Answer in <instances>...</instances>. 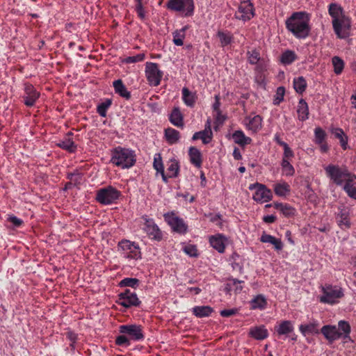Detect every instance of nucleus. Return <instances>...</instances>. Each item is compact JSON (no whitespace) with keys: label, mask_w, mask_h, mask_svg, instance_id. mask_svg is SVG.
Wrapping results in <instances>:
<instances>
[{"label":"nucleus","mask_w":356,"mask_h":356,"mask_svg":"<svg viewBox=\"0 0 356 356\" xmlns=\"http://www.w3.org/2000/svg\"><path fill=\"white\" fill-rule=\"evenodd\" d=\"M288 33L298 40L309 38L311 31L310 14L305 11L293 12L284 21Z\"/></svg>","instance_id":"obj_1"},{"label":"nucleus","mask_w":356,"mask_h":356,"mask_svg":"<svg viewBox=\"0 0 356 356\" xmlns=\"http://www.w3.org/2000/svg\"><path fill=\"white\" fill-rule=\"evenodd\" d=\"M328 14L332 18V29L339 39H346L351 29V21L346 16L341 5L331 3L328 5Z\"/></svg>","instance_id":"obj_2"},{"label":"nucleus","mask_w":356,"mask_h":356,"mask_svg":"<svg viewBox=\"0 0 356 356\" xmlns=\"http://www.w3.org/2000/svg\"><path fill=\"white\" fill-rule=\"evenodd\" d=\"M320 332L330 343L339 339H341L344 343L352 342L351 337H350L351 327L348 322L344 320L338 322V327L334 325H325L321 327Z\"/></svg>","instance_id":"obj_3"},{"label":"nucleus","mask_w":356,"mask_h":356,"mask_svg":"<svg viewBox=\"0 0 356 356\" xmlns=\"http://www.w3.org/2000/svg\"><path fill=\"white\" fill-rule=\"evenodd\" d=\"M136 161V154L129 148L118 146L111 152V163L120 169H129Z\"/></svg>","instance_id":"obj_4"},{"label":"nucleus","mask_w":356,"mask_h":356,"mask_svg":"<svg viewBox=\"0 0 356 356\" xmlns=\"http://www.w3.org/2000/svg\"><path fill=\"white\" fill-rule=\"evenodd\" d=\"M326 177L336 186H341L349 179H356V175L350 172L346 165L329 164L324 166Z\"/></svg>","instance_id":"obj_5"},{"label":"nucleus","mask_w":356,"mask_h":356,"mask_svg":"<svg viewBox=\"0 0 356 356\" xmlns=\"http://www.w3.org/2000/svg\"><path fill=\"white\" fill-rule=\"evenodd\" d=\"M320 289H321L322 295L319 296V302L324 304L334 305L344 297V290L338 285L325 284L320 287Z\"/></svg>","instance_id":"obj_6"},{"label":"nucleus","mask_w":356,"mask_h":356,"mask_svg":"<svg viewBox=\"0 0 356 356\" xmlns=\"http://www.w3.org/2000/svg\"><path fill=\"white\" fill-rule=\"evenodd\" d=\"M118 250L122 257L126 259H140V250L138 243L127 239L119 241Z\"/></svg>","instance_id":"obj_7"},{"label":"nucleus","mask_w":356,"mask_h":356,"mask_svg":"<svg viewBox=\"0 0 356 356\" xmlns=\"http://www.w3.org/2000/svg\"><path fill=\"white\" fill-rule=\"evenodd\" d=\"M120 197V191L112 186H107L97 191L96 200L103 205L114 204Z\"/></svg>","instance_id":"obj_8"},{"label":"nucleus","mask_w":356,"mask_h":356,"mask_svg":"<svg viewBox=\"0 0 356 356\" xmlns=\"http://www.w3.org/2000/svg\"><path fill=\"white\" fill-rule=\"evenodd\" d=\"M167 8L177 13H181L184 17H188L194 14L193 0H168Z\"/></svg>","instance_id":"obj_9"},{"label":"nucleus","mask_w":356,"mask_h":356,"mask_svg":"<svg viewBox=\"0 0 356 356\" xmlns=\"http://www.w3.org/2000/svg\"><path fill=\"white\" fill-rule=\"evenodd\" d=\"M250 191H254L253 200L259 204H264L271 201L273 199V194L270 188L263 184H251L248 186Z\"/></svg>","instance_id":"obj_10"},{"label":"nucleus","mask_w":356,"mask_h":356,"mask_svg":"<svg viewBox=\"0 0 356 356\" xmlns=\"http://www.w3.org/2000/svg\"><path fill=\"white\" fill-rule=\"evenodd\" d=\"M145 78L149 86L157 87L161 85L163 77V72L159 68L156 63H146L145 69Z\"/></svg>","instance_id":"obj_11"},{"label":"nucleus","mask_w":356,"mask_h":356,"mask_svg":"<svg viewBox=\"0 0 356 356\" xmlns=\"http://www.w3.org/2000/svg\"><path fill=\"white\" fill-rule=\"evenodd\" d=\"M164 220L166 223L171 227L173 232L178 234H185L188 232L187 224L185 223L183 218L177 216L174 211L164 213Z\"/></svg>","instance_id":"obj_12"},{"label":"nucleus","mask_w":356,"mask_h":356,"mask_svg":"<svg viewBox=\"0 0 356 356\" xmlns=\"http://www.w3.org/2000/svg\"><path fill=\"white\" fill-rule=\"evenodd\" d=\"M142 219L143 220V225H145L143 230H145L149 238L157 242L161 241L162 239V232L159 226L155 223L154 220L146 215L142 216Z\"/></svg>","instance_id":"obj_13"},{"label":"nucleus","mask_w":356,"mask_h":356,"mask_svg":"<svg viewBox=\"0 0 356 356\" xmlns=\"http://www.w3.org/2000/svg\"><path fill=\"white\" fill-rule=\"evenodd\" d=\"M119 331L121 334L129 337V339L134 341H143L144 339L142 327L139 325H122L119 327Z\"/></svg>","instance_id":"obj_14"},{"label":"nucleus","mask_w":356,"mask_h":356,"mask_svg":"<svg viewBox=\"0 0 356 356\" xmlns=\"http://www.w3.org/2000/svg\"><path fill=\"white\" fill-rule=\"evenodd\" d=\"M119 300L118 304L124 307H136L140 304L136 293L131 291L129 289H126L118 295Z\"/></svg>","instance_id":"obj_15"},{"label":"nucleus","mask_w":356,"mask_h":356,"mask_svg":"<svg viewBox=\"0 0 356 356\" xmlns=\"http://www.w3.org/2000/svg\"><path fill=\"white\" fill-rule=\"evenodd\" d=\"M263 121L264 120L259 115H250L245 116L242 124L244 125L246 130L251 134H255L261 131Z\"/></svg>","instance_id":"obj_16"},{"label":"nucleus","mask_w":356,"mask_h":356,"mask_svg":"<svg viewBox=\"0 0 356 356\" xmlns=\"http://www.w3.org/2000/svg\"><path fill=\"white\" fill-rule=\"evenodd\" d=\"M209 243L213 250L220 254L225 252L229 238L222 234H216L209 236Z\"/></svg>","instance_id":"obj_17"},{"label":"nucleus","mask_w":356,"mask_h":356,"mask_svg":"<svg viewBox=\"0 0 356 356\" xmlns=\"http://www.w3.org/2000/svg\"><path fill=\"white\" fill-rule=\"evenodd\" d=\"M40 92L36 90L35 88L29 83H25V86H24V104L26 106L32 107L33 106L36 101L40 98Z\"/></svg>","instance_id":"obj_18"},{"label":"nucleus","mask_w":356,"mask_h":356,"mask_svg":"<svg viewBox=\"0 0 356 356\" xmlns=\"http://www.w3.org/2000/svg\"><path fill=\"white\" fill-rule=\"evenodd\" d=\"M254 16V4L239 5L235 13V18L244 23L251 20Z\"/></svg>","instance_id":"obj_19"},{"label":"nucleus","mask_w":356,"mask_h":356,"mask_svg":"<svg viewBox=\"0 0 356 356\" xmlns=\"http://www.w3.org/2000/svg\"><path fill=\"white\" fill-rule=\"evenodd\" d=\"M202 140L203 144H209L212 141L213 132L211 128V121L207 120L204 130L194 133L193 140Z\"/></svg>","instance_id":"obj_20"},{"label":"nucleus","mask_w":356,"mask_h":356,"mask_svg":"<svg viewBox=\"0 0 356 356\" xmlns=\"http://www.w3.org/2000/svg\"><path fill=\"white\" fill-rule=\"evenodd\" d=\"M294 330L293 323L291 321L284 320L275 326V332L278 336H289Z\"/></svg>","instance_id":"obj_21"},{"label":"nucleus","mask_w":356,"mask_h":356,"mask_svg":"<svg viewBox=\"0 0 356 356\" xmlns=\"http://www.w3.org/2000/svg\"><path fill=\"white\" fill-rule=\"evenodd\" d=\"M299 330L303 336L318 334L319 323L316 319H312L309 323L300 325Z\"/></svg>","instance_id":"obj_22"},{"label":"nucleus","mask_w":356,"mask_h":356,"mask_svg":"<svg viewBox=\"0 0 356 356\" xmlns=\"http://www.w3.org/2000/svg\"><path fill=\"white\" fill-rule=\"evenodd\" d=\"M72 136V133L68 132L63 140H59L58 143H57V146L69 153H74L77 149V145H76L72 140L71 138Z\"/></svg>","instance_id":"obj_23"},{"label":"nucleus","mask_w":356,"mask_h":356,"mask_svg":"<svg viewBox=\"0 0 356 356\" xmlns=\"http://www.w3.org/2000/svg\"><path fill=\"white\" fill-rule=\"evenodd\" d=\"M168 120L170 123L178 128L184 127V115L179 107L173 108L171 111L170 115H168Z\"/></svg>","instance_id":"obj_24"},{"label":"nucleus","mask_w":356,"mask_h":356,"mask_svg":"<svg viewBox=\"0 0 356 356\" xmlns=\"http://www.w3.org/2000/svg\"><path fill=\"white\" fill-rule=\"evenodd\" d=\"M273 191L275 195L281 197H285L290 194L291 187L288 183L284 181H280L278 183L274 184Z\"/></svg>","instance_id":"obj_25"},{"label":"nucleus","mask_w":356,"mask_h":356,"mask_svg":"<svg viewBox=\"0 0 356 356\" xmlns=\"http://www.w3.org/2000/svg\"><path fill=\"white\" fill-rule=\"evenodd\" d=\"M188 154H189L191 163L200 168L202 165V154L200 151L195 147H191Z\"/></svg>","instance_id":"obj_26"},{"label":"nucleus","mask_w":356,"mask_h":356,"mask_svg":"<svg viewBox=\"0 0 356 356\" xmlns=\"http://www.w3.org/2000/svg\"><path fill=\"white\" fill-rule=\"evenodd\" d=\"M260 241L264 243H270L273 245L275 250L280 251L283 249V243L280 238H276L270 234L266 232L261 234Z\"/></svg>","instance_id":"obj_27"},{"label":"nucleus","mask_w":356,"mask_h":356,"mask_svg":"<svg viewBox=\"0 0 356 356\" xmlns=\"http://www.w3.org/2000/svg\"><path fill=\"white\" fill-rule=\"evenodd\" d=\"M249 335L255 340H264L268 336V330L264 326L253 327L249 330Z\"/></svg>","instance_id":"obj_28"},{"label":"nucleus","mask_w":356,"mask_h":356,"mask_svg":"<svg viewBox=\"0 0 356 356\" xmlns=\"http://www.w3.org/2000/svg\"><path fill=\"white\" fill-rule=\"evenodd\" d=\"M309 106L305 99H300L297 106L298 119L306 121L309 118Z\"/></svg>","instance_id":"obj_29"},{"label":"nucleus","mask_w":356,"mask_h":356,"mask_svg":"<svg viewBox=\"0 0 356 356\" xmlns=\"http://www.w3.org/2000/svg\"><path fill=\"white\" fill-rule=\"evenodd\" d=\"M113 86L114 88V92L116 94L119 95L125 99L129 100L131 97V95L129 91L127 90L126 86L124 85L122 80L118 79L113 82Z\"/></svg>","instance_id":"obj_30"},{"label":"nucleus","mask_w":356,"mask_h":356,"mask_svg":"<svg viewBox=\"0 0 356 356\" xmlns=\"http://www.w3.org/2000/svg\"><path fill=\"white\" fill-rule=\"evenodd\" d=\"M167 166V173H165L167 176V180L177 178L180 171V165H179L178 161L175 159H171L168 161Z\"/></svg>","instance_id":"obj_31"},{"label":"nucleus","mask_w":356,"mask_h":356,"mask_svg":"<svg viewBox=\"0 0 356 356\" xmlns=\"http://www.w3.org/2000/svg\"><path fill=\"white\" fill-rule=\"evenodd\" d=\"M195 316L197 318H207L213 312V309L211 306H196L191 309Z\"/></svg>","instance_id":"obj_32"},{"label":"nucleus","mask_w":356,"mask_h":356,"mask_svg":"<svg viewBox=\"0 0 356 356\" xmlns=\"http://www.w3.org/2000/svg\"><path fill=\"white\" fill-rule=\"evenodd\" d=\"M337 224L341 229H349L351 226V223L350 222L349 213L344 209H341L339 211L337 218Z\"/></svg>","instance_id":"obj_33"},{"label":"nucleus","mask_w":356,"mask_h":356,"mask_svg":"<svg viewBox=\"0 0 356 356\" xmlns=\"http://www.w3.org/2000/svg\"><path fill=\"white\" fill-rule=\"evenodd\" d=\"M232 139L235 143L241 146H245L246 145L251 144L252 143L251 138L246 136L242 130H238L233 132Z\"/></svg>","instance_id":"obj_34"},{"label":"nucleus","mask_w":356,"mask_h":356,"mask_svg":"<svg viewBox=\"0 0 356 356\" xmlns=\"http://www.w3.org/2000/svg\"><path fill=\"white\" fill-rule=\"evenodd\" d=\"M164 136L165 141H167L169 145L176 144L180 139V133L172 128L165 129L164 131Z\"/></svg>","instance_id":"obj_35"},{"label":"nucleus","mask_w":356,"mask_h":356,"mask_svg":"<svg viewBox=\"0 0 356 356\" xmlns=\"http://www.w3.org/2000/svg\"><path fill=\"white\" fill-rule=\"evenodd\" d=\"M341 186L349 197L356 200V179L346 181Z\"/></svg>","instance_id":"obj_36"},{"label":"nucleus","mask_w":356,"mask_h":356,"mask_svg":"<svg viewBox=\"0 0 356 356\" xmlns=\"http://www.w3.org/2000/svg\"><path fill=\"white\" fill-rule=\"evenodd\" d=\"M216 35L222 48L233 42V35L229 31H218Z\"/></svg>","instance_id":"obj_37"},{"label":"nucleus","mask_w":356,"mask_h":356,"mask_svg":"<svg viewBox=\"0 0 356 356\" xmlns=\"http://www.w3.org/2000/svg\"><path fill=\"white\" fill-rule=\"evenodd\" d=\"M251 309H265L267 307V300L265 296L261 294H258L250 301Z\"/></svg>","instance_id":"obj_38"},{"label":"nucleus","mask_w":356,"mask_h":356,"mask_svg":"<svg viewBox=\"0 0 356 356\" xmlns=\"http://www.w3.org/2000/svg\"><path fill=\"white\" fill-rule=\"evenodd\" d=\"M181 98H183L185 105L193 108L195 104V99H197V96L195 92L190 91L186 88H183V89H181Z\"/></svg>","instance_id":"obj_39"},{"label":"nucleus","mask_w":356,"mask_h":356,"mask_svg":"<svg viewBox=\"0 0 356 356\" xmlns=\"http://www.w3.org/2000/svg\"><path fill=\"white\" fill-rule=\"evenodd\" d=\"M273 207L275 209L280 211L281 213L286 217L294 216L296 211L293 207L287 203L275 202Z\"/></svg>","instance_id":"obj_40"},{"label":"nucleus","mask_w":356,"mask_h":356,"mask_svg":"<svg viewBox=\"0 0 356 356\" xmlns=\"http://www.w3.org/2000/svg\"><path fill=\"white\" fill-rule=\"evenodd\" d=\"M332 133L334 134L336 138L339 139L342 149H347L348 148V138L345 134L344 131H343L341 128H335L332 131Z\"/></svg>","instance_id":"obj_41"},{"label":"nucleus","mask_w":356,"mask_h":356,"mask_svg":"<svg viewBox=\"0 0 356 356\" xmlns=\"http://www.w3.org/2000/svg\"><path fill=\"white\" fill-rule=\"evenodd\" d=\"M154 168L158 174H160L162 180L166 183V175H165L164 165H163L162 158L160 153L155 154L154 158Z\"/></svg>","instance_id":"obj_42"},{"label":"nucleus","mask_w":356,"mask_h":356,"mask_svg":"<svg viewBox=\"0 0 356 356\" xmlns=\"http://www.w3.org/2000/svg\"><path fill=\"white\" fill-rule=\"evenodd\" d=\"M188 29V26L185 25L180 29L175 30L173 32V42L176 46L184 45L185 32Z\"/></svg>","instance_id":"obj_43"},{"label":"nucleus","mask_w":356,"mask_h":356,"mask_svg":"<svg viewBox=\"0 0 356 356\" xmlns=\"http://www.w3.org/2000/svg\"><path fill=\"white\" fill-rule=\"evenodd\" d=\"M293 89L296 92L302 94L307 88V81L303 76L296 77L293 81Z\"/></svg>","instance_id":"obj_44"},{"label":"nucleus","mask_w":356,"mask_h":356,"mask_svg":"<svg viewBox=\"0 0 356 356\" xmlns=\"http://www.w3.org/2000/svg\"><path fill=\"white\" fill-rule=\"evenodd\" d=\"M297 59V56L292 50H286L281 54L280 61L284 65H289Z\"/></svg>","instance_id":"obj_45"},{"label":"nucleus","mask_w":356,"mask_h":356,"mask_svg":"<svg viewBox=\"0 0 356 356\" xmlns=\"http://www.w3.org/2000/svg\"><path fill=\"white\" fill-rule=\"evenodd\" d=\"M332 65L334 67V72L336 75L341 74L344 70V60L339 56H334L332 58Z\"/></svg>","instance_id":"obj_46"},{"label":"nucleus","mask_w":356,"mask_h":356,"mask_svg":"<svg viewBox=\"0 0 356 356\" xmlns=\"http://www.w3.org/2000/svg\"><path fill=\"white\" fill-rule=\"evenodd\" d=\"M140 281L138 279L133 277H125L120 280L118 284L120 287H131L134 289L139 286Z\"/></svg>","instance_id":"obj_47"},{"label":"nucleus","mask_w":356,"mask_h":356,"mask_svg":"<svg viewBox=\"0 0 356 356\" xmlns=\"http://www.w3.org/2000/svg\"><path fill=\"white\" fill-rule=\"evenodd\" d=\"M281 169L284 176L291 177L295 174V169L291 164L290 161L282 160L280 163Z\"/></svg>","instance_id":"obj_48"},{"label":"nucleus","mask_w":356,"mask_h":356,"mask_svg":"<svg viewBox=\"0 0 356 356\" xmlns=\"http://www.w3.org/2000/svg\"><path fill=\"white\" fill-rule=\"evenodd\" d=\"M111 105V100L110 99H106L101 104L97 105V112L99 113L101 117H106L107 113V110L110 108Z\"/></svg>","instance_id":"obj_49"},{"label":"nucleus","mask_w":356,"mask_h":356,"mask_svg":"<svg viewBox=\"0 0 356 356\" xmlns=\"http://www.w3.org/2000/svg\"><path fill=\"white\" fill-rule=\"evenodd\" d=\"M246 55H248V63L251 65H257L261 60V56L257 49L248 51V53H246Z\"/></svg>","instance_id":"obj_50"},{"label":"nucleus","mask_w":356,"mask_h":356,"mask_svg":"<svg viewBox=\"0 0 356 356\" xmlns=\"http://www.w3.org/2000/svg\"><path fill=\"white\" fill-rule=\"evenodd\" d=\"M314 137L315 144H322L325 140V131L321 127H316L314 129Z\"/></svg>","instance_id":"obj_51"},{"label":"nucleus","mask_w":356,"mask_h":356,"mask_svg":"<svg viewBox=\"0 0 356 356\" xmlns=\"http://www.w3.org/2000/svg\"><path fill=\"white\" fill-rule=\"evenodd\" d=\"M183 251L191 257H197L198 256L197 246L194 244H186L183 247Z\"/></svg>","instance_id":"obj_52"},{"label":"nucleus","mask_w":356,"mask_h":356,"mask_svg":"<svg viewBox=\"0 0 356 356\" xmlns=\"http://www.w3.org/2000/svg\"><path fill=\"white\" fill-rule=\"evenodd\" d=\"M145 58V54L143 53L138 54L133 56H129L122 60V63H138L142 62Z\"/></svg>","instance_id":"obj_53"},{"label":"nucleus","mask_w":356,"mask_h":356,"mask_svg":"<svg viewBox=\"0 0 356 356\" xmlns=\"http://www.w3.org/2000/svg\"><path fill=\"white\" fill-rule=\"evenodd\" d=\"M285 90L284 87H278L276 90V95H275L273 104L274 105H279L284 101V96Z\"/></svg>","instance_id":"obj_54"},{"label":"nucleus","mask_w":356,"mask_h":356,"mask_svg":"<svg viewBox=\"0 0 356 356\" xmlns=\"http://www.w3.org/2000/svg\"><path fill=\"white\" fill-rule=\"evenodd\" d=\"M130 341L129 337L122 334L116 337L115 343L118 346H122L124 348L129 347L130 346Z\"/></svg>","instance_id":"obj_55"},{"label":"nucleus","mask_w":356,"mask_h":356,"mask_svg":"<svg viewBox=\"0 0 356 356\" xmlns=\"http://www.w3.org/2000/svg\"><path fill=\"white\" fill-rule=\"evenodd\" d=\"M283 147V156H282V160H286L288 161H290L291 159H292L294 157V153L293 151L291 149V147L289 145H284Z\"/></svg>","instance_id":"obj_56"},{"label":"nucleus","mask_w":356,"mask_h":356,"mask_svg":"<svg viewBox=\"0 0 356 356\" xmlns=\"http://www.w3.org/2000/svg\"><path fill=\"white\" fill-rule=\"evenodd\" d=\"M237 312V309H225L220 312V315L223 318H229Z\"/></svg>","instance_id":"obj_57"},{"label":"nucleus","mask_w":356,"mask_h":356,"mask_svg":"<svg viewBox=\"0 0 356 356\" xmlns=\"http://www.w3.org/2000/svg\"><path fill=\"white\" fill-rule=\"evenodd\" d=\"M135 10L140 19L144 20L145 19V11L143 9V4L136 5Z\"/></svg>","instance_id":"obj_58"},{"label":"nucleus","mask_w":356,"mask_h":356,"mask_svg":"<svg viewBox=\"0 0 356 356\" xmlns=\"http://www.w3.org/2000/svg\"><path fill=\"white\" fill-rule=\"evenodd\" d=\"M9 221L16 227H20V225L23 223V221L16 216H10L9 218Z\"/></svg>","instance_id":"obj_59"},{"label":"nucleus","mask_w":356,"mask_h":356,"mask_svg":"<svg viewBox=\"0 0 356 356\" xmlns=\"http://www.w3.org/2000/svg\"><path fill=\"white\" fill-rule=\"evenodd\" d=\"M67 337L71 343H76L77 341V334L71 330H68L67 332Z\"/></svg>","instance_id":"obj_60"},{"label":"nucleus","mask_w":356,"mask_h":356,"mask_svg":"<svg viewBox=\"0 0 356 356\" xmlns=\"http://www.w3.org/2000/svg\"><path fill=\"white\" fill-rule=\"evenodd\" d=\"M276 219H277V218L275 217V215H268V216H264L263 221L265 223L271 224V223H273Z\"/></svg>","instance_id":"obj_61"},{"label":"nucleus","mask_w":356,"mask_h":356,"mask_svg":"<svg viewBox=\"0 0 356 356\" xmlns=\"http://www.w3.org/2000/svg\"><path fill=\"white\" fill-rule=\"evenodd\" d=\"M274 141H275V143H277V144H278V145H281V146H286V145H288V144H287V143H284V142L282 141L281 138H280V134H278V133H277V134H275V136H274Z\"/></svg>","instance_id":"obj_62"},{"label":"nucleus","mask_w":356,"mask_h":356,"mask_svg":"<svg viewBox=\"0 0 356 356\" xmlns=\"http://www.w3.org/2000/svg\"><path fill=\"white\" fill-rule=\"evenodd\" d=\"M232 156L236 161L241 160L242 159L241 153H240V151L237 147H235L234 150H233Z\"/></svg>","instance_id":"obj_63"},{"label":"nucleus","mask_w":356,"mask_h":356,"mask_svg":"<svg viewBox=\"0 0 356 356\" xmlns=\"http://www.w3.org/2000/svg\"><path fill=\"white\" fill-rule=\"evenodd\" d=\"M316 144L319 145L320 151H321L322 153H326L328 152L329 147L325 142Z\"/></svg>","instance_id":"obj_64"}]
</instances>
